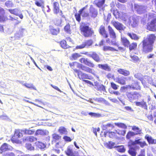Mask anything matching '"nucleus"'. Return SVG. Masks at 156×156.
Listing matches in <instances>:
<instances>
[{
  "mask_svg": "<svg viewBox=\"0 0 156 156\" xmlns=\"http://www.w3.org/2000/svg\"><path fill=\"white\" fill-rule=\"evenodd\" d=\"M156 37L154 34H151L143 41V51L145 53L151 52L153 49V44Z\"/></svg>",
  "mask_w": 156,
  "mask_h": 156,
  "instance_id": "1",
  "label": "nucleus"
},
{
  "mask_svg": "<svg viewBox=\"0 0 156 156\" xmlns=\"http://www.w3.org/2000/svg\"><path fill=\"white\" fill-rule=\"evenodd\" d=\"M108 28L110 37L112 38V39L110 40L109 38H107L106 40L107 43L109 44L117 45L118 44L116 39V34L114 30L110 26H108Z\"/></svg>",
  "mask_w": 156,
  "mask_h": 156,
  "instance_id": "2",
  "label": "nucleus"
},
{
  "mask_svg": "<svg viewBox=\"0 0 156 156\" xmlns=\"http://www.w3.org/2000/svg\"><path fill=\"white\" fill-rule=\"evenodd\" d=\"M156 12L152 11L148 14V18L149 20L153 18L154 19L150 23H148L147 29L151 31H156Z\"/></svg>",
  "mask_w": 156,
  "mask_h": 156,
  "instance_id": "3",
  "label": "nucleus"
},
{
  "mask_svg": "<svg viewBox=\"0 0 156 156\" xmlns=\"http://www.w3.org/2000/svg\"><path fill=\"white\" fill-rule=\"evenodd\" d=\"M128 100L130 102L133 101L138 99L140 98L141 95L137 92H127L126 94Z\"/></svg>",
  "mask_w": 156,
  "mask_h": 156,
  "instance_id": "4",
  "label": "nucleus"
},
{
  "mask_svg": "<svg viewBox=\"0 0 156 156\" xmlns=\"http://www.w3.org/2000/svg\"><path fill=\"white\" fill-rule=\"evenodd\" d=\"M136 144H138L141 147H143L147 145L145 141L141 139H138L135 140L134 141H130L129 143V146H133L135 147Z\"/></svg>",
  "mask_w": 156,
  "mask_h": 156,
  "instance_id": "5",
  "label": "nucleus"
},
{
  "mask_svg": "<svg viewBox=\"0 0 156 156\" xmlns=\"http://www.w3.org/2000/svg\"><path fill=\"white\" fill-rule=\"evenodd\" d=\"M80 29L82 34L85 37H88L91 36L93 33V31L87 26H81Z\"/></svg>",
  "mask_w": 156,
  "mask_h": 156,
  "instance_id": "6",
  "label": "nucleus"
},
{
  "mask_svg": "<svg viewBox=\"0 0 156 156\" xmlns=\"http://www.w3.org/2000/svg\"><path fill=\"white\" fill-rule=\"evenodd\" d=\"M112 23L113 26L120 32H121V31L124 30L126 28L125 27L122 23L118 21H112Z\"/></svg>",
  "mask_w": 156,
  "mask_h": 156,
  "instance_id": "7",
  "label": "nucleus"
},
{
  "mask_svg": "<svg viewBox=\"0 0 156 156\" xmlns=\"http://www.w3.org/2000/svg\"><path fill=\"white\" fill-rule=\"evenodd\" d=\"M134 7L137 13L139 14L144 13L146 12V7L145 6L135 4Z\"/></svg>",
  "mask_w": 156,
  "mask_h": 156,
  "instance_id": "8",
  "label": "nucleus"
},
{
  "mask_svg": "<svg viewBox=\"0 0 156 156\" xmlns=\"http://www.w3.org/2000/svg\"><path fill=\"white\" fill-rule=\"evenodd\" d=\"M65 152L66 154L69 156H78L79 155L78 152L76 151L73 152L72 149L69 146L67 147Z\"/></svg>",
  "mask_w": 156,
  "mask_h": 156,
  "instance_id": "9",
  "label": "nucleus"
},
{
  "mask_svg": "<svg viewBox=\"0 0 156 156\" xmlns=\"http://www.w3.org/2000/svg\"><path fill=\"white\" fill-rule=\"evenodd\" d=\"M80 61L82 63L88 66L91 67H94V65L90 61L88 60L87 58H82L80 59Z\"/></svg>",
  "mask_w": 156,
  "mask_h": 156,
  "instance_id": "10",
  "label": "nucleus"
},
{
  "mask_svg": "<svg viewBox=\"0 0 156 156\" xmlns=\"http://www.w3.org/2000/svg\"><path fill=\"white\" fill-rule=\"evenodd\" d=\"M8 10L11 13L19 16L21 19L23 18V16L20 10L15 9H9Z\"/></svg>",
  "mask_w": 156,
  "mask_h": 156,
  "instance_id": "11",
  "label": "nucleus"
},
{
  "mask_svg": "<svg viewBox=\"0 0 156 156\" xmlns=\"http://www.w3.org/2000/svg\"><path fill=\"white\" fill-rule=\"evenodd\" d=\"M53 11L55 14H59V15L62 16V11H59V5L57 2H54L53 3Z\"/></svg>",
  "mask_w": 156,
  "mask_h": 156,
  "instance_id": "12",
  "label": "nucleus"
},
{
  "mask_svg": "<svg viewBox=\"0 0 156 156\" xmlns=\"http://www.w3.org/2000/svg\"><path fill=\"white\" fill-rule=\"evenodd\" d=\"M86 54L88 56L92 57L97 62H99L100 60L99 56L95 52H91L89 53H86Z\"/></svg>",
  "mask_w": 156,
  "mask_h": 156,
  "instance_id": "13",
  "label": "nucleus"
},
{
  "mask_svg": "<svg viewBox=\"0 0 156 156\" xmlns=\"http://www.w3.org/2000/svg\"><path fill=\"white\" fill-rule=\"evenodd\" d=\"M113 14L116 19L120 18L121 20H126V18L124 17L125 14H123L122 12H119L117 10H115L114 11Z\"/></svg>",
  "mask_w": 156,
  "mask_h": 156,
  "instance_id": "14",
  "label": "nucleus"
},
{
  "mask_svg": "<svg viewBox=\"0 0 156 156\" xmlns=\"http://www.w3.org/2000/svg\"><path fill=\"white\" fill-rule=\"evenodd\" d=\"M12 149V147L10 145L6 143H4L0 147V153H2V152L7 151L11 150Z\"/></svg>",
  "mask_w": 156,
  "mask_h": 156,
  "instance_id": "15",
  "label": "nucleus"
},
{
  "mask_svg": "<svg viewBox=\"0 0 156 156\" xmlns=\"http://www.w3.org/2000/svg\"><path fill=\"white\" fill-rule=\"evenodd\" d=\"M98 13L97 10L91 6L90 9L89 14L90 16L94 18L97 16Z\"/></svg>",
  "mask_w": 156,
  "mask_h": 156,
  "instance_id": "16",
  "label": "nucleus"
},
{
  "mask_svg": "<svg viewBox=\"0 0 156 156\" xmlns=\"http://www.w3.org/2000/svg\"><path fill=\"white\" fill-rule=\"evenodd\" d=\"M99 32L100 34L105 38H107L108 37V34L106 33L105 27L101 26L99 28Z\"/></svg>",
  "mask_w": 156,
  "mask_h": 156,
  "instance_id": "17",
  "label": "nucleus"
},
{
  "mask_svg": "<svg viewBox=\"0 0 156 156\" xmlns=\"http://www.w3.org/2000/svg\"><path fill=\"white\" fill-rule=\"evenodd\" d=\"M48 133V131L46 130L39 129L36 131L35 134L36 136H38L39 135L43 136L47 134Z\"/></svg>",
  "mask_w": 156,
  "mask_h": 156,
  "instance_id": "18",
  "label": "nucleus"
},
{
  "mask_svg": "<svg viewBox=\"0 0 156 156\" xmlns=\"http://www.w3.org/2000/svg\"><path fill=\"white\" fill-rule=\"evenodd\" d=\"M23 142L28 141L32 142L37 140V139L33 136L24 137L23 139Z\"/></svg>",
  "mask_w": 156,
  "mask_h": 156,
  "instance_id": "19",
  "label": "nucleus"
},
{
  "mask_svg": "<svg viewBox=\"0 0 156 156\" xmlns=\"http://www.w3.org/2000/svg\"><path fill=\"white\" fill-rule=\"evenodd\" d=\"M86 8V7H84L80 9L79 11V13H76L75 14V16L77 21L79 22L81 20L80 15H81L82 12Z\"/></svg>",
  "mask_w": 156,
  "mask_h": 156,
  "instance_id": "20",
  "label": "nucleus"
},
{
  "mask_svg": "<svg viewBox=\"0 0 156 156\" xmlns=\"http://www.w3.org/2000/svg\"><path fill=\"white\" fill-rule=\"evenodd\" d=\"M117 72L120 74L125 76H128L130 75L129 71L124 69H119L117 70Z\"/></svg>",
  "mask_w": 156,
  "mask_h": 156,
  "instance_id": "21",
  "label": "nucleus"
},
{
  "mask_svg": "<svg viewBox=\"0 0 156 156\" xmlns=\"http://www.w3.org/2000/svg\"><path fill=\"white\" fill-rule=\"evenodd\" d=\"M49 28L50 33L53 35H56L59 32L58 28H55L53 26H51L49 27Z\"/></svg>",
  "mask_w": 156,
  "mask_h": 156,
  "instance_id": "22",
  "label": "nucleus"
},
{
  "mask_svg": "<svg viewBox=\"0 0 156 156\" xmlns=\"http://www.w3.org/2000/svg\"><path fill=\"white\" fill-rule=\"evenodd\" d=\"M126 77L123 76H122L120 77H119L117 79H116L115 81L118 83H120L121 85H125L126 83Z\"/></svg>",
  "mask_w": 156,
  "mask_h": 156,
  "instance_id": "23",
  "label": "nucleus"
},
{
  "mask_svg": "<svg viewBox=\"0 0 156 156\" xmlns=\"http://www.w3.org/2000/svg\"><path fill=\"white\" fill-rule=\"evenodd\" d=\"M145 138L147 139L149 144H156V140L153 139L152 137L148 135H147L145 136Z\"/></svg>",
  "mask_w": 156,
  "mask_h": 156,
  "instance_id": "24",
  "label": "nucleus"
},
{
  "mask_svg": "<svg viewBox=\"0 0 156 156\" xmlns=\"http://www.w3.org/2000/svg\"><path fill=\"white\" fill-rule=\"evenodd\" d=\"M135 103L136 105L137 106L144 108L145 109H147V106L146 104V103L143 100L141 102H135Z\"/></svg>",
  "mask_w": 156,
  "mask_h": 156,
  "instance_id": "25",
  "label": "nucleus"
},
{
  "mask_svg": "<svg viewBox=\"0 0 156 156\" xmlns=\"http://www.w3.org/2000/svg\"><path fill=\"white\" fill-rule=\"evenodd\" d=\"M131 147L128 151V152L132 156H136L137 152L135 149L133 148L135 146H130Z\"/></svg>",
  "mask_w": 156,
  "mask_h": 156,
  "instance_id": "26",
  "label": "nucleus"
},
{
  "mask_svg": "<svg viewBox=\"0 0 156 156\" xmlns=\"http://www.w3.org/2000/svg\"><path fill=\"white\" fill-rule=\"evenodd\" d=\"M98 67L99 68L107 71H109L111 70L110 68L107 64H98Z\"/></svg>",
  "mask_w": 156,
  "mask_h": 156,
  "instance_id": "27",
  "label": "nucleus"
},
{
  "mask_svg": "<svg viewBox=\"0 0 156 156\" xmlns=\"http://www.w3.org/2000/svg\"><path fill=\"white\" fill-rule=\"evenodd\" d=\"M83 70L88 73L92 74L94 73V71L93 69H91L87 66H83L82 67V69Z\"/></svg>",
  "mask_w": 156,
  "mask_h": 156,
  "instance_id": "28",
  "label": "nucleus"
},
{
  "mask_svg": "<svg viewBox=\"0 0 156 156\" xmlns=\"http://www.w3.org/2000/svg\"><path fill=\"white\" fill-rule=\"evenodd\" d=\"M129 86L130 89H132L133 90L140 89V87L138 82H136L130 85H129Z\"/></svg>",
  "mask_w": 156,
  "mask_h": 156,
  "instance_id": "29",
  "label": "nucleus"
},
{
  "mask_svg": "<svg viewBox=\"0 0 156 156\" xmlns=\"http://www.w3.org/2000/svg\"><path fill=\"white\" fill-rule=\"evenodd\" d=\"M132 129L134 131L136 135L140 134L141 133V129L135 126H133Z\"/></svg>",
  "mask_w": 156,
  "mask_h": 156,
  "instance_id": "30",
  "label": "nucleus"
},
{
  "mask_svg": "<svg viewBox=\"0 0 156 156\" xmlns=\"http://www.w3.org/2000/svg\"><path fill=\"white\" fill-rule=\"evenodd\" d=\"M114 127L113 125L111 123H109L107 124L104 125L102 126V129L103 130L112 129Z\"/></svg>",
  "mask_w": 156,
  "mask_h": 156,
  "instance_id": "31",
  "label": "nucleus"
},
{
  "mask_svg": "<svg viewBox=\"0 0 156 156\" xmlns=\"http://www.w3.org/2000/svg\"><path fill=\"white\" fill-rule=\"evenodd\" d=\"M134 77L139 80H140L142 82V84L144 85L145 84V83L143 81V76L142 74L139 73H137L135 74L134 75Z\"/></svg>",
  "mask_w": 156,
  "mask_h": 156,
  "instance_id": "32",
  "label": "nucleus"
},
{
  "mask_svg": "<svg viewBox=\"0 0 156 156\" xmlns=\"http://www.w3.org/2000/svg\"><path fill=\"white\" fill-rule=\"evenodd\" d=\"M78 77L80 80H84V79H90L88 75L86 73H83L81 72Z\"/></svg>",
  "mask_w": 156,
  "mask_h": 156,
  "instance_id": "33",
  "label": "nucleus"
},
{
  "mask_svg": "<svg viewBox=\"0 0 156 156\" xmlns=\"http://www.w3.org/2000/svg\"><path fill=\"white\" fill-rule=\"evenodd\" d=\"M22 131L23 133L24 134L30 135L33 134L34 133L35 130L34 129H22Z\"/></svg>",
  "mask_w": 156,
  "mask_h": 156,
  "instance_id": "34",
  "label": "nucleus"
},
{
  "mask_svg": "<svg viewBox=\"0 0 156 156\" xmlns=\"http://www.w3.org/2000/svg\"><path fill=\"white\" fill-rule=\"evenodd\" d=\"M121 41L123 45L126 47H128L129 44V41L124 37H121Z\"/></svg>",
  "mask_w": 156,
  "mask_h": 156,
  "instance_id": "35",
  "label": "nucleus"
},
{
  "mask_svg": "<svg viewBox=\"0 0 156 156\" xmlns=\"http://www.w3.org/2000/svg\"><path fill=\"white\" fill-rule=\"evenodd\" d=\"M36 144L37 147L41 149H44L46 147V145L44 142L38 141L36 142Z\"/></svg>",
  "mask_w": 156,
  "mask_h": 156,
  "instance_id": "36",
  "label": "nucleus"
},
{
  "mask_svg": "<svg viewBox=\"0 0 156 156\" xmlns=\"http://www.w3.org/2000/svg\"><path fill=\"white\" fill-rule=\"evenodd\" d=\"M105 0H97L95 1L96 5L98 7H101L105 3Z\"/></svg>",
  "mask_w": 156,
  "mask_h": 156,
  "instance_id": "37",
  "label": "nucleus"
},
{
  "mask_svg": "<svg viewBox=\"0 0 156 156\" xmlns=\"http://www.w3.org/2000/svg\"><path fill=\"white\" fill-rule=\"evenodd\" d=\"M25 31V29L23 28H20L19 32L15 34V36L16 37L20 38L23 36V33Z\"/></svg>",
  "mask_w": 156,
  "mask_h": 156,
  "instance_id": "38",
  "label": "nucleus"
},
{
  "mask_svg": "<svg viewBox=\"0 0 156 156\" xmlns=\"http://www.w3.org/2000/svg\"><path fill=\"white\" fill-rule=\"evenodd\" d=\"M59 132L61 134L66 135L67 133L66 129L64 127L61 126L59 128L58 130Z\"/></svg>",
  "mask_w": 156,
  "mask_h": 156,
  "instance_id": "39",
  "label": "nucleus"
},
{
  "mask_svg": "<svg viewBox=\"0 0 156 156\" xmlns=\"http://www.w3.org/2000/svg\"><path fill=\"white\" fill-rule=\"evenodd\" d=\"M22 130H16L15 132V136L18 138H20L22 136V133L23 131H22Z\"/></svg>",
  "mask_w": 156,
  "mask_h": 156,
  "instance_id": "40",
  "label": "nucleus"
},
{
  "mask_svg": "<svg viewBox=\"0 0 156 156\" xmlns=\"http://www.w3.org/2000/svg\"><path fill=\"white\" fill-rule=\"evenodd\" d=\"M127 35L129 36L132 39L134 40H137L139 39V37L137 35L133 33H128Z\"/></svg>",
  "mask_w": 156,
  "mask_h": 156,
  "instance_id": "41",
  "label": "nucleus"
},
{
  "mask_svg": "<svg viewBox=\"0 0 156 156\" xmlns=\"http://www.w3.org/2000/svg\"><path fill=\"white\" fill-rule=\"evenodd\" d=\"M60 45L61 47L64 49L69 48L70 46L66 44V41L63 40L61 42Z\"/></svg>",
  "mask_w": 156,
  "mask_h": 156,
  "instance_id": "42",
  "label": "nucleus"
},
{
  "mask_svg": "<svg viewBox=\"0 0 156 156\" xmlns=\"http://www.w3.org/2000/svg\"><path fill=\"white\" fill-rule=\"evenodd\" d=\"M52 137L53 140L55 141H58L61 138V136L59 135L56 133H54L52 134Z\"/></svg>",
  "mask_w": 156,
  "mask_h": 156,
  "instance_id": "43",
  "label": "nucleus"
},
{
  "mask_svg": "<svg viewBox=\"0 0 156 156\" xmlns=\"http://www.w3.org/2000/svg\"><path fill=\"white\" fill-rule=\"evenodd\" d=\"M81 55L77 53H74L72 55L70 59L72 60H76Z\"/></svg>",
  "mask_w": 156,
  "mask_h": 156,
  "instance_id": "44",
  "label": "nucleus"
},
{
  "mask_svg": "<svg viewBox=\"0 0 156 156\" xmlns=\"http://www.w3.org/2000/svg\"><path fill=\"white\" fill-rule=\"evenodd\" d=\"M136 135L135 132L132 131H129L127 133L126 135V138L127 139H129L131 137Z\"/></svg>",
  "mask_w": 156,
  "mask_h": 156,
  "instance_id": "45",
  "label": "nucleus"
},
{
  "mask_svg": "<svg viewBox=\"0 0 156 156\" xmlns=\"http://www.w3.org/2000/svg\"><path fill=\"white\" fill-rule=\"evenodd\" d=\"M88 114L92 117L95 118H99L101 116V115L98 113H93L92 112H90L88 113Z\"/></svg>",
  "mask_w": 156,
  "mask_h": 156,
  "instance_id": "46",
  "label": "nucleus"
},
{
  "mask_svg": "<svg viewBox=\"0 0 156 156\" xmlns=\"http://www.w3.org/2000/svg\"><path fill=\"white\" fill-rule=\"evenodd\" d=\"M23 85L25 86L27 88H32L34 90H36V87L34 86L32 83H23Z\"/></svg>",
  "mask_w": 156,
  "mask_h": 156,
  "instance_id": "47",
  "label": "nucleus"
},
{
  "mask_svg": "<svg viewBox=\"0 0 156 156\" xmlns=\"http://www.w3.org/2000/svg\"><path fill=\"white\" fill-rule=\"evenodd\" d=\"M132 20H131L130 23L132 25L133 27H135L138 23V21L134 17H132Z\"/></svg>",
  "mask_w": 156,
  "mask_h": 156,
  "instance_id": "48",
  "label": "nucleus"
},
{
  "mask_svg": "<svg viewBox=\"0 0 156 156\" xmlns=\"http://www.w3.org/2000/svg\"><path fill=\"white\" fill-rule=\"evenodd\" d=\"M115 125L118 126L119 127H120L126 129L127 128V126L124 123H117L115 122Z\"/></svg>",
  "mask_w": 156,
  "mask_h": 156,
  "instance_id": "49",
  "label": "nucleus"
},
{
  "mask_svg": "<svg viewBox=\"0 0 156 156\" xmlns=\"http://www.w3.org/2000/svg\"><path fill=\"white\" fill-rule=\"evenodd\" d=\"M103 50L104 51H116V50L114 48L109 46H104L103 48Z\"/></svg>",
  "mask_w": 156,
  "mask_h": 156,
  "instance_id": "50",
  "label": "nucleus"
},
{
  "mask_svg": "<svg viewBox=\"0 0 156 156\" xmlns=\"http://www.w3.org/2000/svg\"><path fill=\"white\" fill-rule=\"evenodd\" d=\"M83 43L85 45V47H88L92 44L93 41L91 40H89L85 41Z\"/></svg>",
  "mask_w": 156,
  "mask_h": 156,
  "instance_id": "51",
  "label": "nucleus"
},
{
  "mask_svg": "<svg viewBox=\"0 0 156 156\" xmlns=\"http://www.w3.org/2000/svg\"><path fill=\"white\" fill-rule=\"evenodd\" d=\"M117 150L119 152H124L125 151V149L123 146H118L117 147Z\"/></svg>",
  "mask_w": 156,
  "mask_h": 156,
  "instance_id": "52",
  "label": "nucleus"
},
{
  "mask_svg": "<svg viewBox=\"0 0 156 156\" xmlns=\"http://www.w3.org/2000/svg\"><path fill=\"white\" fill-rule=\"evenodd\" d=\"M132 59V61L134 62H137L139 61V59L136 56L134 55L133 56H130Z\"/></svg>",
  "mask_w": 156,
  "mask_h": 156,
  "instance_id": "53",
  "label": "nucleus"
},
{
  "mask_svg": "<svg viewBox=\"0 0 156 156\" xmlns=\"http://www.w3.org/2000/svg\"><path fill=\"white\" fill-rule=\"evenodd\" d=\"M137 46V44L136 43H134L131 44L129 46V49L130 50L135 49Z\"/></svg>",
  "mask_w": 156,
  "mask_h": 156,
  "instance_id": "54",
  "label": "nucleus"
},
{
  "mask_svg": "<svg viewBox=\"0 0 156 156\" xmlns=\"http://www.w3.org/2000/svg\"><path fill=\"white\" fill-rule=\"evenodd\" d=\"M26 147L29 150H33L34 149V147L32 146L30 144H27L26 145Z\"/></svg>",
  "mask_w": 156,
  "mask_h": 156,
  "instance_id": "55",
  "label": "nucleus"
},
{
  "mask_svg": "<svg viewBox=\"0 0 156 156\" xmlns=\"http://www.w3.org/2000/svg\"><path fill=\"white\" fill-rule=\"evenodd\" d=\"M10 20H11L12 21H14L15 20H16V22L15 23L16 25H17L19 24V23H20V21L17 20L16 19L12 17L11 16H9V18H8Z\"/></svg>",
  "mask_w": 156,
  "mask_h": 156,
  "instance_id": "56",
  "label": "nucleus"
},
{
  "mask_svg": "<svg viewBox=\"0 0 156 156\" xmlns=\"http://www.w3.org/2000/svg\"><path fill=\"white\" fill-rule=\"evenodd\" d=\"M82 17H87L88 18H90V14L88 12H83L81 14Z\"/></svg>",
  "mask_w": 156,
  "mask_h": 156,
  "instance_id": "57",
  "label": "nucleus"
},
{
  "mask_svg": "<svg viewBox=\"0 0 156 156\" xmlns=\"http://www.w3.org/2000/svg\"><path fill=\"white\" fill-rule=\"evenodd\" d=\"M5 5L8 7H13V4L10 1H7L5 3Z\"/></svg>",
  "mask_w": 156,
  "mask_h": 156,
  "instance_id": "58",
  "label": "nucleus"
},
{
  "mask_svg": "<svg viewBox=\"0 0 156 156\" xmlns=\"http://www.w3.org/2000/svg\"><path fill=\"white\" fill-rule=\"evenodd\" d=\"M115 131L117 133H118L119 135H122V136H124V135L126 134V131L125 130L119 131L116 130Z\"/></svg>",
  "mask_w": 156,
  "mask_h": 156,
  "instance_id": "59",
  "label": "nucleus"
},
{
  "mask_svg": "<svg viewBox=\"0 0 156 156\" xmlns=\"http://www.w3.org/2000/svg\"><path fill=\"white\" fill-rule=\"evenodd\" d=\"M65 30L67 33H70V25L69 24H67L64 27Z\"/></svg>",
  "mask_w": 156,
  "mask_h": 156,
  "instance_id": "60",
  "label": "nucleus"
},
{
  "mask_svg": "<svg viewBox=\"0 0 156 156\" xmlns=\"http://www.w3.org/2000/svg\"><path fill=\"white\" fill-rule=\"evenodd\" d=\"M114 145L115 143H114L109 142L107 144V147L108 148L111 149L113 148Z\"/></svg>",
  "mask_w": 156,
  "mask_h": 156,
  "instance_id": "61",
  "label": "nucleus"
},
{
  "mask_svg": "<svg viewBox=\"0 0 156 156\" xmlns=\"http://www.w3.org/2000/svg\"><path fill=\"white\" fill-rule=\"evenodd\" d=\"M3 156H15L14 154L12 152H8L3 154Z\"/></svg>",
  "mask_w": 156,
  "mask_h": 156,
  "instance_id": "62",
  "label": "nucleus"
},
{
  "mask_svg": "<svg viewBox=\"0 0 156 156\" xmlns=\"http://www.w3.org/2000/svg\"><path fill=\"white\" fill-rule=\"evenodd\" d=\"M137 156H145V150L144 149H141L139 154Z\"/></svg>",
  "mask_w": 156,
  "mask_h": 156,
  "instance_id": "63",
  "label": "nucleus"
},
{
  "mask_svg": "<svg viewBox=\"0 0 156 156\" xmlns=\"http://www.w3.org/2000/svg\"><path fill=\"white\" fill-rule=\"evenodd\" d=\"M111 86L112 88L114 90H117L118 89V86L113 82L111 83Z\"/></svg>",
  "mask_w": 156,
  "mask_h": 156,
  "instance_id": "64",
  "label": "nucleus"
}]
</instances>
